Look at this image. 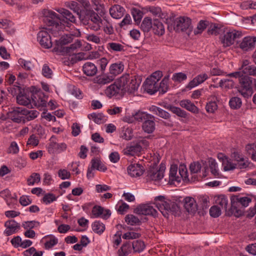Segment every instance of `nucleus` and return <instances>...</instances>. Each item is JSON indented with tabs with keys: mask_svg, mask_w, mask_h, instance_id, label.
<instances>
[{
	"mask_svg": "<svg viewBox=\"0 0 256 256\" xmlns=\"http://www.w3.org/2000/svg\"><path fill=\"white\" fill-rule=\"evenodd\" d=\"M131 13L136 23H140L143 16V12L138 8H132Z\"/></svg>",
	"mask_w": 256,
	"mask_h": 256,
	"instance_id": "864d4df0",
	"label": "nucleus"
},
{
	"mask_svg": "<svg viewBox=\"0 0 256 256\" xmlns=\"http://www.w3.org/2000/svg\"><path fill=\"white\" fill-rule=\"evenodd\" d=\"M209 166L211 173L215 176H219L218 164L215 160L211 158L209 160Z\"/></svg>",
	"mask_w": 256,
	"mask_h": 256,
	"instance_id": "052dcab7",
	"label": "nucleus"
},
{
	"mask_svg": "<svg viewBox=\"0 0 256 256\" xmlns=\"http://www.w3.org/2000/svg\"><path fill=\"white\" fill-rule=\"evenodd\" d=\"M4 226L6 229L4 231V234L6 236H9L16 234L20 229V224L14 220H10L5 222Z\"/></svg>",
	"mask_w": 256,
	"mask_h": 256,
	"instance_id": "6ab92c4d",
	"label": "nucleus"
},
{
	"mask_svg": "<svg viewBox=\"0 0 256 256\" xmlns=\"http://www.w3.org/2000/svg\"><path fill=\"white\" fill-rule=\"evenodd\" d=\"M48 238L50 240H47L44 244V247L47 250L52 248L58 243V239L54 236L48 234L44 237V238Z\"/></svg>",
	"mask_w": 256,
	"mask_h": 256,
	"instance_id": "a18cd8bd",
	"label": "nucleus"
},
{
	"mask_svg": "<svg viewBox=\"0 0 256 256\" xmlns=\"http://www.w3.org/2000/svg\"><path fill=\"white\" fill-rule=\"evenodd\" d=\"M152 29L155 34L162 36L164 34L165 30L162 23L158 19H154L153 20V24Z\"/></svg>",
	"mask_w": 256,
	"mask_h": 256,
	"instance_id": "72a5a7b5",
	"label": "nucleus"
},
{
	"mask_svg": "<svg viewBox=\"0 0 256 256\" xmlns=\"http://www.w3.org/2000/svg\"><path fill=\"white\" fill-rule=\"evenodd\" d=\"M73 40V35L66 34L60 37L59 40H55V46L54 48V51L60 53L62 55H64L65 50H64L66 46L65 45L72 42Z\"/></svg>",
	"mask_w": 256,
	"mask_h": 256,
	"instance_id": "1a4fd4ad",
	"label": "nucleus"
},
{
	"mask_svg": "<svg viewBox=\"0 0 256 256\" xmlns=\"http://www.w3.org/2000/svg\"><path fill=\"white\" fill-rule=\"evenodd\" d=\"M92 230L96 234H102L105 230V225L100 220H95L92 224Z\"/></svg>",
	"mask_w": 256,
	"mask_h": 256,
	"instance_id": "79ce46f5",
	"label": "nucleus"
},
{
	"mask_svg": "<svg viewBox=\"0 0 256 256\" xmlns=\"http://www.w3.org/2000/svg\"><path fill=\"white\" fill-rule=\"evenodd\" d=\"M256 44V36H246L238 42V47L244 52L253 50Z\"/></svg>",
	"mask_w": 256,
	"mask_h": 256,
	"instance_id": "4468645a",
	"label": "nucleus"
},
{
	"mask_svg": "<svg viewBox=\"0 0 256 256\" xmlns=\"http://www.w3.org/2000/svg\"><path fill=\"white\" fill-rule=\"evenodd\" d=\"M208 78V76L207 74L205 73L198 74L188 82L186 88L189 90H190L202 84Z\"/></svg>",
	"mask_w": 256,
	"mask_h": 256,
	"instance_id": "5701e85b",
	"label": "nucleus"
},
{
	"mask_svg": "<svg viewBox=\"0 0 256 256\" xmlns=\"http://www.w3.org/2000/svg\"><path fill=\"white\" fill-rule=\"evenodd\" d=\"M216 203L220 206L222 208H224L225 210H226L228 199L225 195L222 194L218 196L216 199Z\"/></svg>",
	"mask_w": 256,
	"mask_h": 256,
	"instance_id": "3c124183",
	"label": "nucleus"
},
{
	"mask_svg": "<svg viewBox=\"0 0 256 256\" xmlns=\"http://www.w3.org/2000/svg\"><path fill=\"white\" fill-rule=\"evenodd\" d=\"M65 6L66 7L72 10L73 12L78 16L80 18V16L82 14V12L83 10L80 9L79 4L75 1H69L65 2Z\"/></svg>",
	"mask_w": 256,
	"mask_h": 256,
	"instance_id": "a19ab883",
	"label": "nucleus"
},
{
	"mask_svg": "<svg viewBox=\"0 0 256 256\" xmlns=\"http://www.w3.org/2000/svg\"><path fill=\"white\" fill-rule=\"evenodd\" d=\"M132 247L134 252L140 253L145 248L146 246L142 240H135L132 243Z\"/></svg>",
	"mask_w": 256,
	"mask_h": 256,
	"instance_id": "49530a36",
	"label": "nucleus"
},
{
	"mask_svg": "<svg viewBox=\"0 0 256 256\" xmlns=\"http://www.w3.org/2000/svg\"><path fill=\"white\" fill-rule=\"evenodd\" d=\"M142 151V148L137 142L134 143L130 146H128L124 150V154L128 156L138 154Z\"/></svg>",
	"mask_w": 256,
	"mask_h": 256,
	"instance_id": "bb28decb",
	"label": "nucleus"
},
{
	"mask_svg": "<svg viewBox=\"0 0 256 256\" xmlns=\"http://www.w3.org/2000/svg\"><path fill=\"white\" fill-rule=\"evenodd\" d=\"M224 158L220 157V154L218 155V158L219 159H222V165L224 166V171H230L234 170L236 168V164L233 163L230 160H228L226 156H224Z\"/></svg>",
	"mask_w": 256,
	"mask_h": 256,
	"instance_id": "58836bf2",
	"label": "nucleus"
},
{
	"mask_svg": "<svg viewBox=\"0 0 256 256\" xmlns=\"http://www.w3.org/2000/svg\"><path fill=\"white\" fill-rule=\"evenodd\" d=\"M125 10L120 5H114L110 9V14L112 17L116 19L121 18L124 14Z\"/></svg>",
	"mask_w": 256,
	"mask_h": 256,
	"instance_id": "cd10ccee",
	"label": "nucleus"
},
{
	"mask_svg": "<svg viewBox=\"0 0 256 256\" xmlns=\"http://www.w3.org/2000/svg\"><path fill=\"white\" fill-rule=\"evenodd\" d=\"M186 74L182 72L174 73L172 78V80L174 82L180 83L184 80H186Z\"/></svg>",
	"mask_w": 256,
	"mask_h": 256,
	"instance_id": "bf43d9fd",
	"label": "nucleus"
},
{
	"mask_svg": "<svg viewBox=\"0 0 256 256\" xmlns=\"http://www.w3.org/2000/svg\"><path fill=\"white\" fill-rule=\"evenodd\" d=\"M221 209L218 206H213L210 209V214L212 218H218L221 214Z\"/></svg>",
	"mask_w": 256,
	"mask_h": 256,
	"instance_id": "774afa93",
	"label": "nucleus"
},
{
	"mask_svg": "<svg viewBox=\"0 0 256 256\" xmlns=\"http://www.w3.org/2000/svg\"><path fill=\"white\" fill-rule=\"evenodd\" d=\"M165 169V166L162 164H160L158 169L154 167L150 168L146 172V180L156 181L162 180L164 176Z\"/></svg>",
	"mask_w": 256,
	"mask_h": 256,
	"instance_id": "9d476101",
	"label": "nucleus"
},
{
	"mask_svg": "<svg viewBox=\"0 0 256 256\" xmlns=\"http://www.w3.org/2000/svg\"><path fill=\"white\" fill-rule=\"evenodd\" d=\"M82 44L80 40H77L74 44L70 45V46H66L64 49L65 50L64 55L70 54L73 51L81 46Z\"/></svg>",
	"mask_w": 256,
	"mask_h": 256,
	"instance_id": "6e6d98bb",
	"label": "nucleus"
},
{
	"mask_svg": "<svg viewBox=\"0 0 256 256\" xmlns=\"http://www.w3.org/2000/svg\"><path fill=\"white\" fill-rule=\"evenodd\" d=\"M149 110L153 114L165 120H168L170 118V114L168 112L156 106H152L150 107Z\"/></svg>",
	"mask_w": 256,
	"mask_h": 256,
	"instance_id": "c85d7f7f",
	"label": "nucleus"
},
{
	"mask_svg": "<svg viewBox=\"0 0 256 256\" xmlns=\"http://www.w3.org/2000/svg\"><path fill=\"white\" fill-rule=\"evenodd\" d=\"M227 76L238 80V83L236 88L238 92L244 98H248L252 96L254 93L253 86L256 79L244 74L240 71L230 73Z\"/></svg>",
	"mask_w": 256,
	"mask_h": 256,
	"instance_id": "f257e3e1",
	"label": "nucleus"
},
{
	"mask_svg": "<svg viewBox=\"0 0 256 256\" xmlns=\"http://www.w3.org/2000/svg\"><path fill=\"white\" fill-rule=\"evenodd\" d=\"M154 204L164 217H167L169 212L176 214L179 210L178 204L170 200H165L162 196L155 197Z\"/></svg>",
	"mask_w": 256,
	"mask_h": 256,
	"instance_id": "39448f33",
	"label": "nucleus"
},
{
	"mask_svg": "<svg viewBox=\"0 0 256 256\" xmlns=\"http://www.w3.org/2000/svg\"><path fill=\"white\" fill-rule=\"evenodd\" d=\"M152 19L149 17H146L142 22L140 28L144 32H148L152 28Z\"/></svg>",
	"mask_w": 256,
	"mask_h": 256,
	"instance_id": "c03bdc74",
	"label": "nucleus"
},
{
	"mask_svg": "<svg viewBox=\"0 0 256 256\" xmlns=\"http://www.w3.org/2000/svg\"><path fill=\"white\" fill-rule=\"evenodd\" d=\"M80 20L84 24L88 25L92 30L98 31L100 30L102 20L93 10H83L80 16Z\"/></svg>",
	"mask_w": 256,
	"mask_h": 256,
	"instance_id": "20e7f679",
	"label": "nucleus"
},
{
	"mask_svg": "<svg viewBox=\"0 0 256 256\" xmlns=\"http://www.w3.org/2000/svg\"><path fill=\"white\" fill-rule=\"evenodd\" d=\"M247 154L251 155V158L254 160L256 158V143L248 144L246 146Z\"/></svg>",
	"mask_w": 256,
	"mask_h": 256,
	"instance_id": "603ef678",
	"label": "nucleus"
},
{
	"mask_svg": "<svg viewBox=\"0 0 256 256\" xmlns=\"http://www.w3.org/2000/svg\"><path fill=\"white\" fill-rule=\"evenodd\" d=\"M178 171V166L176 164L172 165L169 172V182L170 184L174 183V182H180V178L176 176Z\"/></svg>",
	"mask_w": 256,
	"mask_h": 256,
	"instance_id": "4c0bfd02",
	"label": "nucleus"
},
{
	"mask_svg": "<svg viewBox=\"0 0 256 256\" xmlns=\"http://www.w3.org/2000/svg\"><path fill=\"white\" fill-rule=\"evenodd\" d=\"M114 80V78L109 73L102 74L95 78V82L100 85L108 84Z\"/></svg>",
	"mask_w": 256,
	"mask_h": 256,
	"instance_id": "7c9ffc66",
	"label": "nucleus"
},
{
	"mask_svg": "<svg viewBox=\"0 0 256 256\" xmlns=\"http://www.w3.org/2000/svg\"><path fill=\"white\" fill-rule=\"evenodd\" d=\"M40 222L36 220H30L24 222L22 226L25 230H32V228L40 226Z\"/></svg>",
	"mask_w": 256,
	"mask_h": 256,
	"instance_id": "0e129e2a",
	"label": "nucleus"
},
{
	"mask_svg": "<svg viewBox=\"0 0 256 256\" xmlns=\"http://www.w3.org/2000/svg\"><path fill=\"white\" fill-rule=\"evenodd\" d=\"M170 74L165 76L160 82H158V91L160 93L164 94L166 93L169 89V80Z\"/></svg>",
	"mask_w": 256,
	"mask_h": 256,
	"instance_id": "f704fd0d",
	"label": "nucleus"
},
{
	"mask_svg": "<svg viewBox=\"0 0 256 256\" xmlns=\"http://www.w3.org/2000/svg\"><path fill=\"white\" fill-rule=\"evenodd\" d=\"M124 66L122 62L112 64L109 68V74L115 78L116 76L122 72Z\"/></svg>",
	"mask_w": 256,
	"mask_h": 256,
	"instance_id": "c756f323",
	"label": "nucleus"
},
{
	"mask_svg": "<svg viewBox=\"0 0 256 256\" xmlns=\"http://www.w3.org/2000/svg\"><path fill=\"white\" fill-rule=\"evenodd\" d=\"M136 121L142 122V128L148 134H152L156 128L154 116L146 112H138L136 115Z\"/></svg>",
	"mask_w": 256,
	"mask_h": 256,
	"instance_id": "423d86ee",
	"label": "nucleus"
},
{
	"mask_svg": "<svg viewBox=\"0 0 256 256\" xmlns=\"http://www.w3.org/2000/svg\"><path fill=\"white\" fill-rule=\"evenodd\" d=\"M84 73L87 76H92L96 74L98 72L97 66L93 63L87 62L82 66Z\"/></svg>",
	"mask_w": 256,
	"mask_h": 256,
	"instance_id": "a878e982",
	"label": "nucleus"
},
{
	"mask_svg": "<svg viewBox=\"0 0 256 256\" xmlns=\"http://www.w3.org/2000/svg\"><path fill=\"white\" fill-rule=\"evenodd\" d=\"M40 180V176L38 173L34 172L27 180V184L28 186H33L36 183H38Z\"/></svg>",
	"mask_w": 256,
	"mask_h": 256,
	"instance_id": "5fc2aeb1",
	"label": "nucleus"
},
{
	"mask_svg": "<svg viewBox=\"0 0 256 256\" xmlns=\"http://www.w3.org/2000/svg\"><path fill=\"white\" fill-rule=\"evenodd\" d=\"M50 33V32L41 30L38 34V41L44 48H49L52 46L51 36Z\"/></svg>",
	"mask_w": 256,
	"mask_h": 256,
	"instance_id": "2eb2a0df",
	"label": "nucleus"
},
{
	"mask_svg": "<svg viewBox=\"0 0 256 256\" xmlns=\"http://www.w3.org/2000/svg\"><path fill=\"white\" fill-rule=\"evenodd\" d=\"M116 82L122 92L121 94H124L126 92L134 94L138 90L141 80L138 76L125 74L117 79Z\"/></svg>",
	"mask_w": 256,
	"mask_h": 256,
	"instance_id": "7ed1b4c3",
	"label": "nucleus"
},
{
	"mask_svg": "<svg viewBox=\"0 0 256 256\" xmlns=\"http://www.w3.org/2000/svg\"><path fill=\"white\" fill-rule=\"evenodd\" d=\"M104 26V31L108 34H112L114 32V28L112 24L106 20L104 18V21H102L101 26Z\"/></svg>",
	"mask_w": 256,
	"mask_h": 256,
	"instance_id": "13d9d810",
	"label": "nucleus"
},
{
	"mask_svg": "<svg viewBox=\"0 0 256 256\" xmlns=\"http://www.w3.org/2000/svg\"><path fill=\"white\" fill-rule=\"evenodd\" d=\"M164 108L169 110L173 114H176L178 116L183 118H186L187 116L186 112L178 107L175 106L172 104H166L164 106Z\"/></svg>",
	"mask_w": 256,
	"mask_h": 256,
	"instance_id": "c9c22d12",
	"label": "nucleus"
},
{
	"mask_svg": "<svg viewBox=\"0 0 256 256\" xmlns=\"http://www.w3.org/2000/svg\"><path fill=\"white\" fill-rule=\"evenodd\" d=\"M18 63L22 68L27 71H30L34 68V64L32 62L22 58L18 60Z\"/></svg>",
	"mask_w": 256,
	"mask_h": 256,
	"instance_id": "09e8293b",
	"label": "nucleus"
},
{
	"mask_svg": "<svg viewBox=\"0 0 256 256\" xmlns=\"http://www.w3.org/2000/svg\"><path fill=\"white\" fill-rule=\"evenodd\" d=\"M241 36L240 32L234 30L226 32L220 38L223 46L228 47L234 44V40L237 38H240Z\"/></svg>",
	"mask_w": 256,
	"mask_h": 256,
	"instance_id": "9b49d317",
	"label": "nucleus"
},
{
	"mask_svg": "<svg viewBox=\"0 0 256 256\" xmlns=\"http://www.w3.org/2000/svg\"><path fill=\"white\" fill-rule=\"evenodd\" d=\"M208 22L206 20H201L198 23L196 30H194V34H202V32L206 28Z\"/></svg>",
	"mask_w": 256,
	"mask_h": 256,
	"instance_id": "e2e57ef3",
	"label": "nucleus"
},
{
	"mask_svg": "<svg viewBox=\"0 0 256 256\" xmlns=\"http://www.w3.org/2000/svg\"><path fill=\"white\" fill-rule=\"evenodd\" d=\"M134 212L139 215L150 216L154 218L158 216L156 210L149 204H140L134 210Z\"/></svg>",
	"mask_w": 256,
	"mask_h": 256,
	"instance_id": "ddd939ff",
	"label": "nucleus"
},
{
	"mask_svg": "<svg viewBox=\"0 0 256 256\" xmlns=\"http://www.w3.org/2000/svg\"><path fill=\"white\" fill-rule=\"evenodd\" d=\"M24 110V108L16 107L8 113V116L14 122L25 123L24 116L26 114L23 112Z\"/></svg>",
	"mask_w": 256,
	"mask_h": 256,
	"instance_id": "dca6fc26",
	"label": "nucleus"
},
{
	"mask_svg": "<svg viewBox=\"0 0 256 256\" xmlns=\"http://www.w3.org/2000/svg\"><path fill=\"white\" fill-rule=\"evenodd\" d=\"M88 118L90 119H92L95 123L98 124L103 123L105 120L104 116L101 113L96 114L93 112L88 114Z\"/></svg>",
	"mask_w": 256,
	"mask_h": 256,
	"instance_id": "8fccbe9b",
	"label": "nucleus"
},
{
	"mask_svg": "<svg viewBox=\"0 0 256 256\" xmlns=\"http://www.w3.org/2000/svg\"><path fill=\"white\" fill-rule=\"evenodd\" d=\"M30 92L32 103L37 108L46 107L48 96L40 88L32 86Z\"/></svg>",
	"mask_w": 256,
	"mask_h": 256,
	"instance_id": "6e6552de",
	"label": "nucleus"
},
{
	"mask_svg": "<svg viewBox=\"0 0 256 256\" xmlns=\"http://www.w3.org/2000/svg\"><path fill=\"white\" fill-rule=\"evenodd\" d=\"M42 14L44 22L48 26L52 27L48 28L50 32L54 37L59 36L60 32L64 28V24L62 23L64 20H61L58 14L50 10H44Z\"/></svg>",
	"mask_w": 256,
	"mask_h": 256,
	"instance_id": "f03ea898",
	"label": "nucleus"
},
{
	"mask_svg": "<svg viewBox=\"0 0 256 256\" xmlns=\"http://www.w3.org/2000/svg\"><path fill=\"white\" fill-rule=\"evenodd\" d=\"M127 171L132 177H138L142 175L144 171L143 166L138 164H130L127 168Z\"/></svg>",
	"mask_w": 256,
	"mask_h": 256,
	"instance_id": "4be33fe9",
	"label": "nucleus"
},
{
	"mask_svg": "<svg viewBox=\"0 0 256 256\" xmlns=\"http://www.w3.org/2000/svg\"><path fill=\"white\" fill-rule=\"evenodd\" d=\"M202 168L201 164L198 162H193L190 166L191 174H196L200 172Z\"/></svg>",
	"mask_w": 256,
	"mask_h": 256,
	"instance_id": "338daca9",
	"label": "nucleus"
},
{
	"mask_svg": "<svg viewBox=\"0 0 256 256\" xmlns=\"http://www.w3.org/2000/svg\"><path fill=\"white\" fill-rule=\"evenodd\" d=\"M16 102L20 105L28 106V107L32 106V98L30 94H26L24 93V90L16 96Z\"/></svg>",
	"mask_w": 256,
	"mask_h": 256,
	"instance_id": "393cba45",
	"label": "nucleus"
},
{
	"mask_svg": "<svg viewBox=\"0 0 256 256\" xmlns=\"http://www.w3.org/2000/svg\"><path fill=\"white\" fill-rule=\"evenodd\" d=\"M231 208L230 210L236 217H239L243 214L242 210L238 208L240 205L244 208L247 207L252 202L250 198L246 196H232L230 198Z\"/></svg>",
	"mask_w": 256,
	"mask_h": 256,
	"instance_id": "0eeeda50",
	"label": "nucleus"
},
{
	"mask_svg": "<svg viewBox=\"0 0 256 256\" xmlns=\"http://www.w3.org/2000/svg\"><path fill=\"white\" fill-rule=\"evenodd\" d=\"M121 90L115 82L113 84H110L106 88L105 90L106 94L109 98H112L114 96L120 94L122 96Z\"/></svg>",
	"mask_w": 256,
	"mask_h": 256,
	"instance_id": "2f4dec72",
	"label": "nucleus"
},
{
	"mask_svg": "<svg viewBox=\"0 0 256 256\" xmlns=\"http://www.w3.org/2000/svg\"><path fill=\"white\" fill-rule=\"evenodd\" d=\"M184 207L189 213L194 214L197 210V204L194 199L186 197L184 199Z\"/></svg>",
	"mask_w": 256,
	"mask_h": 256,
	"instance_id": "b1692460",
	"label": "nucleus"
},
{
	"mask_svg": "<svg viewBox=\"0 0 256 256\" xmlns=\"http://www.w3.org/2000/svg\"><path fill=\"white\" fill-rule=\"evenodd\" d=\"M57 11L62 16V18H61V20H64V22H62L64 24V27L67 26L70 28L72 26V23L74 24L76 22V18L68 10L61 8Z\"/></svg>",
	"mask_w": 256,
	"mask_h": 256,
	"instance_id": "f3484780",
	"label": "nucleus"
},
{
	"mask_svg": "<svg viewBox=\"0 0 256 256\" xmlns=\"http://www.w3.org/2000/svg\"><path fill=\"white\" fill-rule=\"evenodd\" d=\"M92 214L94 218H101L106 220L109 218L111 216V212L110 210H104L103 207L98 205L93 206Z\"/></svg>",
	"mask_w": 256,
	"mask_h": 256,
	"instance_id": "a211bd4d",
	"label": "nucleus"
},
{
	"mask_svg": "<svg viewBox=\"0 0 256 256\" xmlns=\"http://www.w3.org/2000/svg\"><path fill=\"white\" fill-rule=\"evenodd\" d=\"M180 105L182 108H184L188 110L194 114H197L199 110L198 107L196 106L194 103L192 102L190 100H182L180 102Z\"/></svg>",
	"mask_w": 256,
	"mask_h": 256,
	"instance_id": "473e14b6",
	"label": "nucleus"
},
{
	"mask_svg": "<svg viewBox=\"0 0 256 256\" xmlns=\"http://www.w3.org/2000/svg\"><path fill=\"white\" fill-rule=\"evenodd\" d=\"M125 221L128 224L132 226H140L142 222L139 218L133 214H128L125 217Z\"/></svg>",
	"mask_w": 256,
	"mask_h": 256,
	"instance_id": "de8ad7c7",
	"label": "nucleus"
},
{
	"mask_svg": "<svg viewBox=\"0 0 256 256\" xmlns=\"http://www.w3.org/2000/svg\"><path fill=\"white\" fill-rule=\"evenodd\" d=\"M132 244H131L130 242H126L123 244L118 252H120L121 251L124 254V256H126L132 252Z\"/></svg>",
	"mask_w": 256,
	"mask_h": 256,
	"instance_id": "680f3d73",
	"label": "nucleus"
},
{
	"mask_svg": "<svg viewBox=\"0 0 256 256\" xmlns=\"http://www.w3.org/2000/svg\"><path fill=\"white\" fill-rule=\"evenodd\" d=\"M228 104L230 108L232 110H238L242 106V101L238 96H233L229 100Z\"/></svg>",
	"mask_w": 256,
	"mask_h": 256,
	"instance_id": "37998d69",
	"label": "nucleus"
},
{
	"mask_svg": "<svg viewBox=\"0 0 256 256\" xmlns=\"http://www.w3.org/2000/svg\"><path fill=\"white\" fill-rule=\"evenodd\" d=\"M219 85L221 87L230 89L232 88L235 86V82L232 80L228 78L222 79L219 82Z\"/></svg>",
	"mask_w": 256,
	"mask_h": 256,
	"instance_id": "4d7b16f0",
	"label": "nucleus"
},
{
	"mask_svg": "<svg viewBox=\"0 0 256 256\" xmlns=\"http://www.w3.org/2000/svg\"><path fill=\"white\" fill-rule=\"evenodd\" d=\"M191 25V20L188 17L180 16L175 19L174 28L176 32H184L189 28Z\"/></svg>",
	"mask_w": 256,
	"mask_h": 256,
	"instance_id": "f8f14e48",
	"label": "nucleus"
},
{
	"mask_svg": "<svg viewBox=\"0 0 256 256\" xmlns=\"http://www.w3.org/2000/svg\"><path fill=\"white\" fill-rule=\"evenodd\" d=\"M67 148L66 144L64 142L56 143L50 142L47 146L48 151L50 154H60L64 151Z\"/></svg>",
	"mask_w": 256,
	"mask_h": 256,
	"instance_id": "aec40b11",
	"label": "nucleus"
},
{
	"mask_svg": "<svg viewBox=\"0 0 256 256\" xmlns=\"http://www.w3.org/2000/svg\"><path fill=\"white\" fill-rule=\"evenodd\" d=\"M144 90L150 94H154L158 90V82L150 78H148L146 79L144 82Z\"/></svg>",
	"mask_w": 256,
	"mask_h": 256,
	"instance_id": "412c9836",
	"label": "nucleus"
},
{
	"mask_svg": "<svg viewBox=\"0 0 256 256\" xmlns=\"http://www.w3.org/2000/svg\"><path fill=\"white\" fill-rule=\"evenodd\" d=\"M179 174L180 176V180L182 178L184 181H189L188 170L185 165L180 164L179 166Z\"/></svg>",
	"mask_w": 256,
	"mask_h": 256,
	"instance_id": "69168bd1",
	"label": "nucleus"
},
{
	"mask_svg": "<svg viewBox=\"0 0 256 256\" xmlns=\"http://www.w3.org/2000/svg\"><path fill=\"white\" fill-rule=\"evenodd\" d=\"M91 167L94 170H96L100 172H105L107 168L102 163L99 158H94L91 161Z\"/></svg>",
	"mask_w": 256,
	"mask_h": 256,
	"instance_id": "e433bc0d",
	"label": "nucleus"
},
{
	"mask_svg": "<svg viewBox=\"0 0 256 256\" xmlns=\"http://www.w3.org/2000/svg\"><path fill=\"white\" fill-rule=\"evenodd\" d=\"M24 112L26 114L24 118V122L34 120L38 117L40 112L34 110H30L24 108Z\"/></svg>",
	"mask_w": 256,
	"mask_h": 256,
	"instance_id": "ea45409f",
	"label": "nucleus"
}]
</instances>
